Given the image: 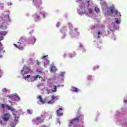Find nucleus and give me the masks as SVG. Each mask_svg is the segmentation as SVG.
I'll use <instances>...</instances> for the list:
<instances>
[{
    "mask_svg": "<svg viewBox=\"0 0 127 127\" xmlns=\"http://www.w3.org/2000/svg\"><path fill=\"white\" fill-rule=\"evenodd\" d=\"M83 118V116L81 115L80 114H78L76 115V117H75L74 119H73L71 122H70L69 124V127H71L73 124H79V123H82V120L80 121L79 120L80 118Z\"/></svg>",
    "mask_w": 127,
    "mask_h": 127,
    "instance_id": "nucleus-1",
    "label": "nucleus"
},
{
    "mask_svg": "<svg viewBox=\"0 0 127 127\" xmlns=\"http://www.w3.org/2000/svg\"><path fill=\"white\" fill-rule=\"evenodd\" d=\"M115 7L111 6L107 8V12L105 13V15L107 14L108 15H113V13L115 12Z\"/></svg>",
    "mask_w": 127,
    "mask_h": 127,
    "instance_id": "nucleus-2",
    "label": "nucleus"
},
{
    "mask_svg": "<svg viewBox=\"0 0 127 127\" xmlns=\"http://www.w3.org/2000/svg\"><path fill=\"white\" fill-rule=\"evenodd\" d=\"M10 114L9 113H6L3 115L2 116V119L3 122H8L10 119Z\"/></svg>",
    "mask_w": 127,
    "mask_h": 127,
    "instance_id": "nucleus-3",
    "label": "nucleus"
},
{
    "mask_svg": "<svg viewBox=\"0 0 127 127\" xmlns=\"http://www.w3.org/2000/svg\"><path fill=\"white\" fill-rule=\"evenodd\" d=\"M35 125H38L40 123H43V120L41 119L40 117H37L34 121Z\"/></svg>",
    "mask_w": 127,
    "mask_h": 127,
    "instance_id": "nucleus-4",
    "label": "nucleus"
},
{
    "mask_svg": "<svg viewBox=\"0 0 127 127\" xmlns=\"http://www.w3.org/2000/svg\"><path fill=\"white\" fill-rule=\"evenodd\" d=\"M62 111H63V109L62 108H60L59 110L57 111V115L60 117L63 116V112H62Z\"/></svg>",
    "mask_w": 127,
    "mask_h": 127,
    "instance_id": "nucleus-5",
    "label": "nucleus"
},
{
    "mask_svg": "<svg viewBox=\"0 0 127 127\" xmlns=\"http://www.w3.org/2000/svg\"><path fill=\"white\" fill-rule=\"evenodd\" d=\"M1 40H3V33L2 32H0V45L1 46H2V44H1Z\"/></svg>",
    "mask_w": 127,
    "mask_h": 127,
    "instance_id": "nucleus-6",
    "label": "nucleus"
},
{
    "mask_svg": "<svg viewBox=\"0 0 127 127\" xmlns=\"http://www.w3.org/2000/svg\"><path fill=\"white\" fill-rule=\"evenodd\" d=\"M51 99L52 100L49 101L48 104H54V103H55V101H54V100H55L56 98L55 96H52Z\"/></svg>",
    "mask_w": 127,
    "mask_h": 127,
    "instance_id": "nucleus-7",
    "label": "nucleus"
},
{
    "mask_svg": "<svg viewBox=\"0 0 127 127\" xmlns=\"http://www.w3.org/2000/svg\"><path fill=\"white\" fill-rule=\"evenodd\" d=\"M5 106L6 107L8 111H11V112H14V108H11V107L8 105H5Z\"/></svg>",
    "mask_w": 127,
    "mask_h": 127,
    "instance_id": "nucleus-8",
    "label": "nucleus"
},
{
    "mask_svg": "<svg viewBox=\"0 0 127 127\" xmlns=\"http://www.w3.org/2000/svg\"><path fill=\"white\" fill-rule=\"evenodd\" d=\"M57 69H56V67L54 65H52L51 67V72H56Z\"/></svg>",
    "mask_w": 127,
    "mask_h": 127,
    "instance_id": "nucleus-9",
    "label": "nucleus"
},
{
    "mask_svg": "<svg viewBox=\"0 0 127 127\" xmlns=\"http://www.w3.org/2000/svg\"><path fill=\"white\" fill-rule=\"evenodd\" d=\"M33 78H34V81H36L38 78H39L40 79H43V77H42V76H39V75H37L35 76H33Z\"/></svg>",
    "mask_w": 127,
    "mask_h": 127,
    "instance_id": "nucleus-10",
    "label": "nucleus"
},
{
    "mask_svg": "<svg viewBox=\"0 0 127 127\" xmlns=\"http://www.w3.org/2000/svg\"><path fill=\"white\" fill-rule=\"evenodd\" d=\"M75 56H76V53L75 52H73V54H68V57L69 58H72V57H75Z\"/></svg>",
    "mask_w": 127,
    "mask_h": 127,
    "instance_id": "nucleus-11",
    "label": "nucleus"
},
{
    "mask_svg": "<svg viewBox=\"0 0 127 127\" xmlns=\"http://www.w3.org/2000/svg\"><path fill=\"white\" fill-rule=\"evenodd\" d=\"M37 99H39V101L41 102V103H42V104H45V102H44V101H43V99H42V97H41V96H39Z\"/></svg>",
    "mask_w": 127,
    "mask_h": 127,
    "instance_id": "nucleus-12",
    "label": "nucleus"
},
{
    "mask_svg": "<svg viewBox=\"0 0 127 127\" xmlns=\"http://www.w3.org/2000/svg\"><path fill=\"white\" fill-rule=\"evenodd\" d=\"M42 13L41 11H40L39 12V14H34V17H36V18H39V17H40V14Z\"/></svg>",
    "mask_w": 127,
    "mask_h": 127,
    "instance_id": "nucleus-13",
    "label": "nucleus"
},
{
    "mask_svg": "<svg viewBox=\"0 0 127 127\" xmlns=\"http://www.w3.org/2000/svg\"><path fill=\"white\" fill-rule=\"evenodd\" d=\"M57 91V86L54 85V89L52 90V93H55Z\"/></svg>",
    "mask_w": 127,
    "mask_h": 127,
    "instance_id": "nucleus-14",
    "label": "nucleus"
},
{
    "mask_svg": "<svg viewBox=\"0 0 127 127\" xmlns=\"http://www.w3.org/2000/svg\"><path fill=\"white\" fill-rule=\"evenodd\" d=\"M72 88L73 92H75L76 93H78V92H79V89L75 87H72Z\"/></svg>",
    "mask_w": 127,
    "mask_h": 127,
    "instance_id": "nucleus-15",
    "label": "nucleus"
},
{
    "mask_svg": "<svg viewBox=\"0 0 127 127\" xmlns=\"http://www.w3.org/2000/svg\"><path fill=\"white\" fill-rule=\"evenodd\" d=\"M45 60L47 61V63H44V66H46V65H48V64L50 63V61H48V60L47 59H45Z\"/></svg>",
    "mask_w": 127,
    "mask_h": 127,
    "instance_id": "nucleus-16",
    "label": "nucleus"
},
{
    "mask_svg": "<svg viewBox=\"0 0 127 127\" xmlns=\"http://www.w3.org/2000/svg\"><path fill=\"white\" fill-rule=\"evenodd\" d=\"M95 10L97 12V13H99V11H100V9L98 7H95Z\"/></svg>",
    "mask_w": 127,
    "mask_h": 127,
    "instance_id": "nucleus-17",
    "label": "nucleus"
},
{
    "mask_svg": "<svg viewBox=\"0 0 127 127\" xmlns=\"http://www.w3.org/2000/svg\"><path fill=\"white\" fill-rule=\"evenodd\" d=\"M36 71H37V73H39V74H43V71L40 70L39 69H37Z\"/></svg>",
    "mask_w": 127,
    "mask_h": 127,
    "instance_id": "nucleus-18",
    "label": "nucleus"
},
{
    "mask_svg": "<svg viewBox=\"0 0 127 127\" xmlns=\"http://www.w3.org/2000/svg\"><path fill=\"white\" fill-rule=\"evenodd\" d=\"M88 12L89 14H91V13H93V9L92 8L88 9Z\"/></svg>",
    "mask_w": 127,
    "mask_h": 127,
    "instance_id": "nucleus-19",
    "label": "nucleus"
},
{
    "mask_svg": "<svg viewBox=\"0 0 127 127\" xmlns=\"http://www.w3.org/2000/svg\"><path fill=\"white\" fill-rule=\"evenodd\" d=\"M88 81H90V80H92V75H88L87 76Z\"/></svg>",
    "mask_w": 127,
    "mask_h": 127,
    "instance_id": "nucleus-20",
    "label": "nucleus"
},
{
    "mask_svg": "<svg viewBox=\"0 0 127 127\" xmlns=\"http://www.w3.org/2000/svg\"><path fill=\"white\" fill-rule=\"evenodd\" d=\"M81 7H80V8H85V3L84 2H82L81 3Z\"/></svg>",
    "mask_w": 127,
    "mask_h": 127,
    "instance_id": "nucleus-21",
    "label": "nucleus"
},
{
    "mask_svg": "<svg viewBox=\"0 0 127 127\" xmlns=\"http://www.w3.org/2000/svg\"><path fill=\"white\" fill-rule=\"evenodd\" d=\"M18 119H19V117L16 118V117H15V119H14V122L15 123V124H16V123H17V120H18Z\"/></svg>",
    "mask_w": 127,
    "mask_h": 127,
    "instance_id": "nucleus-22",
    "label": "nucleus"
},
{
    "mask_svg": "<svg viewBox=\"0 0 127 127\" xmlns=\"http://www.w3.org/2000/svg\"><path fill=\"white\" fill-rule=\"evenodd\" d=\"M18 49L23 51L24 50V48L23 47H19V48H18Z\"/></svg>",
    "mask_w": 127,
    "mask_h": 127,
    "instance_id": "nucleus-23",
    "label": "nucleus"
},
{
    "mask_svg": "<svg viewBox=\"0 0 127 127\" xmlns=\"http://www.w3.org/2000/svg\"><path fill=\"white\" fill-rule=\"evenodd\" d=\"M115 22L119 24L120 23V21H119V19L118 18H115Z\"/></svg>",
    "mask_w": 127,
    "mask_h": 127,
    "instance_id": "nucleus-24",
    "label": "nucleus"
},
{
    "mask_svg": "<svg viewBox=\"0 0 127 127\" xmlns=\"http://www.w3.org/2000/svg\"><path fill=\"white\" fill-rule=\"evenodd\" d=\"M97 34H98V38H100V35L102 34V33L100 31H99L97 33Z\"/></svg>",
    "mask_w": 127,
    "mask_h": 127,
    "instance_id": "nucleus-25",
    "label": "nucleus"
},
{
    "mask_svg": "<svg viewBox=\"0 0 127 127\" xmlns=\"http://www.w3.org/2000/svg\"><path fill=\"white\" fill-rule=\"evenodd\" d=\"M24 79H27L28 78H30V75H28L27 76L23 77Z\"/></svg>",
    "mask_w": 127,
    "mask_h": 127,
    "instance_id": "nucleus-26",
    "label": "nucleus"
},
{
    "mask_svg": "<svg viewBox=\"0 0 127 127\" xmlns=\"http://www.w3.org/2000/svg\"><path fill=\"white\" fill-rule=\"evenodd\" d=\"M27 113H28L29 114H30V115H32V111L30 110H27Z\"/></svg>",
    "mask_w": 127,
    "mask_h": 127,
    "instance_id": "nucleus-27",
    "label": "nucleus"
},
{
    "mask_svg": "<svg viewBox=\"0 0 127 127\" xmlns=\"http://www.w3.org/2000/svg\"><path fill=\"white\" fill-rule=\"evenodd\" d=\"M90 2H91V3H93V2H92L91 0V1L88 0V1H87V3H88V6L90 5Z\"/></svg>",
    "mask_w": 127,
    "mask_h": 127,
    "instance_id": "nucleus-28",
    "label": "nucleus"
},
{
    "mask_svg": "<svg viewBox=\"0 0 127 127\" xmlns=\"http://www.w3.org/2000/svg\"><path fill=\"white\" fill-rule=\"evenodd\" d=\"M1 108H2V109H4V107H5L4 104H2L1 105Z\"/></svg>",
    "mask_w": 127,
    "mask_h": 127,
    "instance_id": "nucleus-29",
    "label": "nucleus"
},
{
    "mask_svg": "<svg viewBox=\"0 0 127 127\" xmlns=\"http://www.w3.org/2000/svg\"><path fill=\"white\" fill-rule=\"evenodd\" d=\"M48 55L47 56H44L43 57L41 58V59H44L45 58H46Z\"/></svg>",
    "mask_w": 127,
    "mask_h": 127,
    "instance_id": "nucleus-30",
    "label": "nucleus"
},
{
    "mask_svg": "<svg viewBox=\"0 0 127 127\" xmlns=\"http://www.w3.org/2000/svg\"><path fill=\"white\" fill-rule=\"evenodd\" d=\"M14 46L16 47V48H18L19 47V46H18L17 45H16V44H14Z\"/></svg>",
    "mask_w": 127,
    "mask_h": 127,
    "instance_id": "nucleus-31",
    "label": "nucleus"
},
{
    "mask_svg": "<svg viewBox=\"0 0 127 127\" xmlns=\"http://www.w3.org/2000/svg\"><path fill=\"white\" fill-rule=\"evenodd\" d=\"M66 55H67V54H64V58H66Z\"/></svg>",
    "mask_w": 127,
    "mask_h": 127,
    "instance_id": "nucleus-32",
    "label": "nucleus"
},
{
    "mask_svg": "<svg viewBox=\"0 0 127 127\" xmlns=\"http://www.w3.org/2000/svg\"><path fill=\"white\" fill-rule=\"evenodd\" d=\"M7 98H12V96L8 95V96H7Z\"/></svg>",
    "mask_w": 127,
    "mask_h": 127,
    "instance_id": "nucleus-33",
    "label": "nucleus"
},
{
    "mask_svg": "<svg viewBox=\"0 0 127 127\" xmlns=\"http://www.w3.org/2000/svg\"><path fill=\"white\" fill-rule=\"evenodd\" d=\"M43 17L45 18V13H43Z\"/></svg>",
    "mask_w": 127,
    "mask_h": 127,
    "instance_id": "nucleus-34",
    "label": "nucleus"
},
{
    "mask_svg": "<svg viewBox=\"0 0 127 127\" xmlns=\"http://www.w3.org/2000/svg\"><path fill=\"white\" fill-rule=\"evenodd\" d=\"M118 13H119V11L116 10V11H115L116 14H118Z\"/></svg>",
    "mask_w": 127,
    "mask_h": 127,
    "instance_id": "nucleus-35",
    "label": "nucleus"
},
{
    "mask_svg": "<svg viewBox=\"0 0 127 127\" xmlns=\"http://www.w3.org/2000/svg\"><path fill=\"white\" fill-rule=\"evenodd\" d=\"M3 123V122H2V121L0 120V124H1V125H2Z\"/></svg>",
    "mask_w": 127,
    "mask_h": 127,
    "instance_id": "nucleus-36",
    "label": "nucleus"
},
{
    "mask_svg": "<svg viewBox=\"0 0 127 127\" xmlns=\"http://www.w3.org/2000/svg\"><path fill=\"white\" fill-rule=\"evenodd\" d=\"M24 71V67H23V69L21 70V72L22 73Z\"/></svg>",
    "mask_w": 127,
    "mask_h": 127,
    "instance_id": "nucleus-37",
    "label": "nucleus"
},
{
    "mask_svg": "<svg viewBox=\"0 0 127 127\" xmlns=\"http://www.w3.org/2000/svg\"><path fill=\"white\" fill-rule=\"evenodd\" d=\"M37 65H39V64H40V63H39V62H37Z\"/></svg>",
    "mask_w": 127,
    "mask_h": 127,
    "instance_id": "nucleus-38",
    "label": "nucleus"
},
{
    "mask_svg": "<svg viewBox=\"0 0 127 127\" xmlns=\"http://www.w3.org/2000/svg\"><path fill=\"white\" fill-rule=\"evenodd\" d=\"M2 51H3L2 50L0 49V53H1V52H2Z\"/></svg>",
    "mask_w": 127,
    "mask_h": 127,
    "instance_id": "nucleus-39",
    "label": "nucleus"
},
{
    "mask_svg": "<svg viewBox=\"0 0 127 127\" xmlns=\"http://www.w3.org/2000/svg\"><path fill=\"white\" fill-rule=\"evenodd\" d=\"M3 90V91H5V92H6V88H4Z\"/></svg>",
    "mask_w": 127,
    "mask_h": 127,
    "instance_id": "nucleus-40",
    "label": "nucleus"
},
{
    "mask_svg": "<svg viewBox=\"0 0 127 127\" xmlns=\"http://www.w3.org/2000/svg\"><path fill=\"white\" fill-rule=\"evenodd\" d=\"M1 57H2V56H1V55L0 54V58H1Z\"/></svg>",
    "mask_w": 127,
    "mask_h": 127,
    "instance_id": "nucleus-41",
    "label": "nucleus"
},
{
    "mask_svg": "<svg viewBox=\"0 0 127 127\" xmlns=\"http://www.w3.org/2000/svg\"><path fill=\"white\" fill-rule=\"evenodd\" d=\"M124 103H127V100H124Z\"/></svg>",
    "mask_w": 127,
    "mask_h": 127,
    "instance_id": "nucleus-42",
    "label": "nucleus"
},
{
    "mask_svg": "<svg viewBox=\"0 0 127 127\" xmlns=\"http://www.w3.org/2000/svg\"><path fill=\"white\" fill-rule=\"evenodd\" d=\"M58 124H59L60 125V124H61L60 121H58Z\"/></svg>",
    "mask_w": 127,
    "mask_h": 127,
    "instance_id": "nucleus-43",
    "label": "nucleus"
},
{
    "mask_svg": "<svg viewBox=\"0 0 127 127\" xmlns=\"http://www.w3.org/2000/svg\"><path fill=\"white\" fill-rule=\"evenodd\" d=\"M78 1H82V0H77Z\"/></svg>",
    "mask_w": 127,
    "mask_h": 127,
    "instance_id": "nucleus-44",
    "label": "nucleus"
},
{
    "mask_svg": "<svg viewBox=\"0 0 127 127\" xmlns=\"http://www.w3.org/2000/svg\"><path fill=\"white\" fill-rule=\"evenodd\" d=\"M1 4H3V3H0V5H1Z\"/></svg>",
    "mask_w": 127,
    "mask_h": 127,
    "instance_id": "nucleus-45",
    "label": "nucleus"
},
{
    "mask_svg": "<svg viewBox=\"0 0 127 127\" xmlns=\"http://www.w3.org/2000/svg\"><path fill=\"white\" fill-rule=\"evenodd\" d=\"M82 51H83V52H84V51H86V50H85V49H83V50H82Z\"/></svg>",
    "mask_w": 127,
    "mask_h": 127,
    "instance_id": "nucleus-46",
    "label": "nucleus"
},
{
    "mask_svg": "<svg viewBox=\"0 0 127 127\" xmlns=\"http://www.w3.org/2000/svg\"><path fill=\"white\" fill-rule=\"evenodd\" d=\"M83 13H86V10H84V12Z\"/></svg>",
    "mask_w": 127,
    "mask_h": 127,
    "instance_id": "nucleus-47",
    "label": "nucleus"
},
{
    "mask_svg": "<svg viewBox=\"0 0 127 127\" xmlns=\"http://www.w3.org/2000/svg\"><path fill=\"white\" fill-rule=\"evenodd\" d=\"M17 98H18V99H19V96H17Z\"/></svg>",
    "mask_w": 127,
    "mask_h": 127,
    "instance_id": "nucleus-48",
    "label": "nucleus"
},
{
    "mask_svg": "<svg viewBox=\"0 0 127 127\" xmlns=\"http://www.w3.org/2000/svg\"><path fill=\"white\" fill-rule=\"evenodd\" d=\"M96 67H97V69H98V68H99V66H96Z\"/></svg>",
    "mask_w": 127,
    "mask_h": 127,
    "instance_id": "nucleus-49",
    "label": "nucleus"
},
{
    "mask_svg": "<svg viewBox=\"0 0 127 127\" xmlns=\"http://www.w3.org/2000/svg\"><path fill=\"white\" fill-rule=\"evenodd\" d=\"M79 14L80 15H81V13H79Z\"/></svg>",
    "mask_w": 127,
    "mask_h": 127,
    "instance_id": "nucleus-50",
    "label": "nucleus"
},
{
    "mask_svg": "<svg viewBox=\"0 0 127 127\" xmlns=\"http://www.w3.org/2000/svg\"><path fill=\"white\" fill-rule=\"evenodd\" d=\"M34 40H35L34 42H35V40H36V39H34Z\"/></svg>",
    "mask_w": 127,
    "mask_h": 127,
    "instance_id": "nucleus-51",
    "label": "nucleus"
},
{
    "mask_svg": "<svg viewBox=\"0 0 127 127\" xmlns=\"http://www.w3.org/2000/svg\"><path fill=\"white\" fill-rule=\"evenodd\" d=\"M1 71V70L0 69V72Z\"/></svg>",
    "mask_w": 127,
    "mask_h": 127,
    "instance_id": "nucleus-52",
    "label": "nucleus"
},
{
    "mask_svg": "<svg viewBox=\"0 0 127 127\" xmlns=\"http://www.w3.org/2000/svg\"><path fill=\"white\" fill-rule=\"evenodd\" d=\"M11 4H12V3H11V4H10V5H11Z\"/></svg>",
    "mask_w": 127,
    "mask_h": 127,
    "instance_id": "nucleus-53",
    "label": "nucleus"
},
{
    "mask_svg": "<svg viewBox=\"0 0 127 127\" xmlns=\"http://www.w3.org/2000/svg\"><path fill=\"white\" fill-rule=\"evenodd\" d=\"M41 118H42V116H41Z\"/></svg>",
    "mask_w": 127,
    "mask_h": 127,
    "instance_id": "nucleus-54",
    "label": "nucleus"
},
{
    "mask_svg": "<svg viewBox=\"0 0 127 127\" xmlns=\"http://www.w3.org/2000/svg\"><path fill=\"white\" fill-rule=\"evenodd\" d=\"M81 109V107L80 108H79V109Z\"/></svg>",
    "mask_w": 127,
    "mask_h": 127,
    "instance_id": "nucleus-55",
    "label": "nucleus"
}]
</instances>
